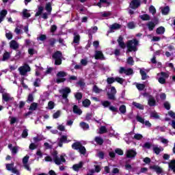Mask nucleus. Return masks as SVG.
Listing matches in <instances>:
<instances>
[{
	"label": "nucleus",
	"mask_w": 175,
	"mask_h": 175,
	"mask_svg": "<svg viewBox=\"0 0 175 175\" xmlns=\"http://www.w3.org/2000/svg\"><path fill=\"white\" fill-rule=\"evenodd\" d=\"M52 157L55 165H62V163H65V162H66V160L65 159V157H66V155L62 154L58 156V152H57V151L53 152Z\"/></svg>",
	"instance_id": "nucleus-1"
},
{
	"label": "nucleus",
	"mask_w": 175,
	"mask_h": 175,
	"mask_svg": "<svg viewBox=\"0 0 175 175\" xmlns=\"http://www.w3.org/2000/svg\"><path fill=\"white\" fill-rule=\"evenodd\" d=\"M59 93L62 94V103L66 104L69 102L68 99V95L70 94V88H64L59 90Z\"/></svg>",
	"instance_id": "nucleus-2"
},
{
	"label": "nucleus",
	"mask_w": 175,
	"mask_h": 175,
	"mask_svg": "<svg viewBox=\"0 0 175 175\" xmlns=\"http://www.w3.org/2000/svg\"><path fill=\"white\" fill-rule=\"evenodd\" d=\"M138 44H139V41H137L136 39L128 41L127 42L128 51H137Z\"/></svg>",
	"instance_id": "nucleus-3"
},
{
	"label": "nucleus",
	"mask_w": 175,
	"mask_h": 175,
	"mask_svg": "<svg viewBox=\"0 0 175 175\" xmlns=\"http://www.w3.org/2000/svg\"><path fill=\"white\" fill-rule=\"evenodd\" d=\"M169 78V74L167 72H161L157 74V79L160 84H166V79Z\"/></svg>",
	"instance_id": "nucleus-4"
},
{
	"label": "nucleus",
	"mask_w": 175,
	"mask_h": 175,
	"mask_svg": "<svg viewBox=\"0 0 175 175\" xmlns=\"http://www.w3.org/2000/svg\"><path fill=\"white\" fill-rule=\"evenodd\" d=\"M116 94H117V90H116V88L110 86L107 93L108 99L110 100H116Z\"/></svg>",
	"instance_id": "nucleus-5"
},
{
	"label": "nucleus",
	"mask_w": 175,
	"mask_h": 175,
	"mask_svg": "<svg viewBox=\"0 0 175 175\" xmlns=\"http://www.w3.org/2000/svg\"><path fill=\"white\" fill-rule=\"evenodd\" d=\"M18 71L21 76H25L28 72H31V67L28 64H24L18 68Z\"/></svg>",
	"instance_id": "nucleus-6"
},
{
	"label": "nucleus",
	"mask_w": 175,
	"mask_h": 175,
	"mask_svg": "<svg viewBox=\"0 0 175 175\" xmlns=\"http://www.w3.org/2000/svg\"><path fill=\"white\" fill-rule=\"evenodd\" d=\"M72 148L73 150H79V152L83 154H85V148L83 146H81V144L80 142H75L72 145Z\"/></svg>",
	"instance_id": "nucleus-7"
},
{
	"label": "nucleus",
	"mask_w": 175,
	"mask_h": 175,
	"mask_svg": "<svg viewBox=\"0 0 175 175\" xmlns=\"http://www.w3.org/2000/svg\"><path fill=\"white\" fill-rule=\"evenodd\" d=\"M53 58L55 59V65H61V64H62V53H61V52L57 51L53 55Z\"/></svg>",
	"instance_id": "nucleus-8"
},
{
	"label": "nucleus",
	"mask_w": 175,
	"mask_h": 175,
	"mask_svg": "<svg viewBox=\"0 0 175 175\" xmlns=\"http://www.w3.org/2000/svg\"><path fill=\"white\" fill-rule=\"evenodd\" d=\"M66 76V72H64V71H60L57 74V79H56V83H57V84H59V83H64V81H65V80H66L65 78Z\"/></svg>",
	"instance_id": "nucleus-9"
},
{
	"label": "nucleus",
	"mask_w": 175,
	"mask_h": 175,
	"mask_svg": "<svg viewBox=\"0 0 175 175\" xmlns=\"http://www.w3.org/2000/svg\"><path fill=\"white\" fill-rule=\"evenodd\" d=\"M28 161H29V156L26 155L23 159V164L25 169H26V170H28V172H31V167H29Z\"/></svg>",
	"instance_id": "nucleus-10"
},
{
	"label": "nucleus",
	"mask_w": 175,
	"mask_h": 175,
	"mask_svg": "<svg viewBox=\"0 0 175 175\" xmlns=\"http://www.w3.org/2000/svg\"><path fill=\"white\" fill-rule=\"evenodd\" d=\"M119 73H124L125 75H127V76H129V75L133 74V70H132V68H125L124 67H120Z\"/></svg>",
	"instance_id": "nucleus-11"
},
{
	"label": "nucleus",
	"mask_w": 175,
	"mask_h": 175,
	"mask_svg": "<svg viewBox=\"0 0 175 175\" xmlns=\"http://www.w3.org/2000/svg\"><path fill=\"white\" fill-rule=\"evenodd\" d=\"M14 164L11 163V164H6V169L7 170H10V172H12L14 174L19 175L20 172L17 169L14 168Z\"/></svg>",
	"instance_id": "nucleus-12"
},
{
	"label": "nucleus",
	"mask_w": 175,
	"mask_h": 175,
	"mask_svg": "<svg viewBox=\"0 0 175 175\" xmlns=\"http://www.w3.org/2000/svg\"><path fill=\"white\" fill-rule=\"evenodd\" d=\"M127 136L129 139H131V137L132 139H135V140H142V139H143V135L139 133L134 134L133 135V133H129V134H127Z\"/></svg>",
	"instance_id": "nucleus-13"
},
{
	"label": "nucleus",
	"mask_w": 175,
	"mask_h": 175,
	"mask_svg": "<svg viewBox=\"0 0 175 175\" xmlns=\"http://www.w3.org/2000/svg\"><path fill=\"white\" fill-rule=\"evenodd\" d=\"M95 59H100L103 61L105 59V55H103V53L101 51H96L94 54Z\"/></svg>",
	"instance_id": "nucleus-14"
},
{
	"label": "nucleus",
	"mask_w": 175,
	"mask_h": 175,
	"mask_svg": "<svg viewBox=\"0 0 175 175\" xmlns=\"http://www.w3.org/2000/svg\"><path fill=\"white\" fill-rule=\"evenodd\" d=\"M136 150H128L126 152V158H135L136 157Z\"/></svg>",
	"instance_id": "nucleus-15"
},
{
	"label": "nucleus",
	"mask_w": 175,
	"mask_h": 175,
	"mask_svg": "<svg viewBox=\"0 0 175 175\" xmlns=\"http://www.w3.org/2000/svg\"><path fill=\"white\" fill-rule=\"evenodd\" d=\"M140 6V0H133L130 3L131 9H137Z\"/></svg>",
	"instance_id": "nucleus-16"
},
{
	"label": "nucleus",
	"mask_w": 175,
	"mask_h": 175,
	"mask_svg": "<svg viewBox=\"0 0 175 175\" xmlns=\"http://www.w3.org/2000/svg\"><path fill=\"white\" fill-rule=\"evenodd\" d=\"M70 140H68V136L62 135L59 139V147H62V143H69Z\"/></svg>",
	"instance_id": "nucleus-17"
},
{
	"label": "nucleus",
	"mask_w": 175,
	"mask_h": 175,
	"mask_svg": "<svg viewBox=\"0 0 175 175\" xmlns=\"http://www.w3.org/2000/svg\"><path fill=\"white\" fill-rule=\"evenodd\" d=\"M149 169H150V170H154L157 174H161L162 173V169L158 165H151Z\"/></svg>",
	"instance_id": "nucleus-18"
},
{
	"label": "nucleus",
	"mask_w": 175,
	"mask_h": 175,
	"mask_svg": "<svg viewBox=\"0 0 175 175\" xmlns=\"http://www.w3.org/2000/svg\"><path fill=\"white\" fill-rule=\"evenodd\" d=\"M83 165H84V163L83 161H81L78 164H75L72 166V169L73 170H75V172H79V170H80V169L83 167Z\"/></svg>",
	"instance_id": "nucleus-19"
},
{
	"label": "nucleus",
	"mask_w": 175,
	"mask_h": 175,
	"mask_svg": "<svg viewBox=\"0 0 175 175\" xmlns=\"http://www.w3.org/2000/svg\"><path fill=\"white\" fill-rule=\"evenodd\" d=\"M3 100H5V102H10V100H13V97H11V96L9 94V93H3Z\"/></svg>",
	"instance_id": "nucleus-20"
},
{
	"label": "nucleus",
	"mask_w": 175,
	"mask_h": 175,
	"mask_svg": "<svg viewBox=\"0 0 175 175\" xmlns=\"http://www.w3.org/2000/svg\"><path fill=\"white\" fill-rule=\"evenodd\" d=\"M13 145L12 144H9L8 145V148H10V150H11L12 154H13V155H16V154H17V152H18V146H14L13 147Z\"/></svg>",
	"instance_id": "nucleus-21"
},
{
	"label": "nucleus",
	"mask_w": 175,
	"mask_h": 175,
	"mask_svg": "<svg viewBox=\"0 0 175 175\" xmlns=\"http://www.w3.org/2000/svg\"><path fill=\"white\" fill-rule=\"evenodd\" d=\"M10 49H12L13 50H17V49H18V44L16 42V40H12L10 42Z\"/></svg>",
	"instance_id": "nucleus-22"
},
{
	"label": "nucleus",
	"mask_w": 175,
	"mask_h": 175,
	"mask_svg": "<svg viewBox=\"0 0 175 175\" xmlns=\"http://www.w3.org/2000/svg\"><path fill=\"white\" fill-rule=\"evenodd\" d=\"M153 151L154 153L157 154V155H159L160 152H162V151H163V148H162L161 146H154L153 147Z\"/></svg>",
	"instance_id": "nucleus-23"
},
{
	"label": "nucleus",
	"mask_w": 175,
	"mask_h": 175,
	"mask_svg": "<svg viewBox=\"0 0 175 175\" xmlns=\"http://www.w3.org/2000/svg\"><path fill=\"white\" fill-rule=\"evenodd\" d=\"M73 113H75V114H78V116H81V114L83 113V111H81V109L79 108L77 105H75L73 107Z\"/></svg>",
	"instance_id": "nucleus-24"
},
{
	"label": "nucleus",
	"mask_w": 175,
	"mask_h": 175,
	"mask_svg": "<svg viewBox=\"0 0 175 175\" xmlns=\"http://www.w3.org/2000/svg\"><path fill=\"white\" fill-rule=\"evenodd\" d=\"M6 14H8V10H2L0 12V23L3 21V18L6 17Z\"/></svg>",
	"instance_id": "nucleus-25"
},
{
	"label": "nucleus",
	"mask_w": 175,
	"mask_h": 175,
	"mask_svg": "<svg viewBox=\"0 0 175 175\" xmlns=\"http://www.w3.org/2000/svg\"><path fill=\"white\" fill-rule=\"evenodd\" d=\"M118 42L121 49H125V43L124 42V38H122V36L119 37Z\"/></svg>",
	"instance_id": "nucleus-26"
},
{
	"label": "nucleus",
	"mask_w": 175,
	"mask_h": 175,
	"mask_svg": "<svg viewBox=\"0 0 175 175\" xmlns=\"http://www.w3.org/2000/svg\"><path fill=\"white\" fill-rule=\"evenodd\" d=\"M168 166H169V168L171 170H172V172H174V173H175V159L171 160L168 163Z\"/></svg>",
	"instance_id": "nucleus-27"
},
{
	"label": "nucleus",
	"mask_w": 175,
	"mask_h": 175,
	"mask_svg": "<svg viewBox=\"0 0 175 175\" xmlns=\"http://www.w3.org/2000/svg\"><path fill=\"white\" fill-rule=\"evenodd\" d=\"M139 18L143 21H148L151 20V17L150 16V15H148L147 14H144L140 15Z\"/></svg>",
	"instance_id": "nucleus-28"
},
{
	"label": "nucleus",
	"mask_w": 175,
	"mask_h": 175,
	"mask_svg": "<svg viewBox=\"0 0 175 175\" xmlns=\"http://www.w3.org/2000/svg\"><path fill=\"white\" fill-rule=\"evenodd\" d=\"M148 29L149 31H153L154 28H155V23L152 21H150L146 24Z\"/></svg>",
	"instance_id": "nucleus-29"
},
{
	"label": "nucleus",
	"mask_w": 175,
	"mask_h": 175,
	"mask_svg": "<svg viewBox=\"0 0 175 175\" xmlns=\"http://www.w3.org/2000/svg\"><path fill=\"white\" fill-rule=\"evenodd\" d=\"M169 12H170V8H169V6L161 8L162 14L166 16V14H169Z\"/></svg>",
	"instance_id": "nucleus-30"
},
{
	"label": "nucleus",
	"mask_w": 175,
	"mask_h": 175,
	"mask_svg": "<svg viewBox=\"0 0 175 175\" xmlns=\"http://www.w3.org/2000/svg\"><path fill=\"white\" fill-rule=\"evenodd\" d=\"M23 16L25 18H29V17H31V14L27 9H24L22 12Z\"/></svg>",
	"instance_id": "nucleus-31"
},
{
	"label": "nucleus",
	"mask_w": 175,
	"mask_h": 175,
	"mask_svg": "<svg viewBox=\"0 0 175 175\" xmlns=\"http://www.w3.org/2000/svg\"><path fill=\"white\" fill-rule=\"evenodd\" d=\"M94 141L96 142V143H97V144H98L99 146H102L103 144V138L100 137H96L94 138Z\"/></svg>",
	"instance_id": "nucleus-32"
},
{
	"label": "nucleus",
	"mask_w": 175,
	"mask_h": 175,
	"mask_svg": "<svg viewBox=\"0 0 175 175\" xmlns=\"http://www.w3.org/2000/svg\"><path fill=\"white\" fill-rule=\"evenodd\" d=\"M93 92H95V94H100V92H103V90L99 88L96 85H94L93 86Z\"/></svg>",
	"instance_id": "nucleus-33"
},
{
	"label": "nucleus",
	"mask_w": 175,
	"mask_h": 175,
	"mask_svg": "<svg viewBox=\"0 0 175 175\" xmlns=\"http://www.w3.org/2000/svg\"><path fill=\"white\" fill-rule=\"evenodd\" d=\"M22 28L23 25H18L16 27L14 32L16 33V35H20L21 33H23V31L21 30Z\"/></svg>",
	"instance_id": "nucleus-34"
},
{
	"label": "nucleus",
	"mask_w": 175,
	"mask_h": 175,
	"mask_svg": "<svg viewBox=\"0 0 175 175\" xmlns=\"http://www.w3.org/2000/svg\"><path fill=\"white\" fill-rule=\"evenodd\" d=\"M133 106H135V107H136L137 109H139V110L144 109V106H143V105L136 102H133Z\"/></svg>",
	"instance_id": "nucleus-35"
},
{
	"label": "nucleus",
	"mask_w": 175,
	"mask_h": 175,
	"mask_svg": "<svg viewBox=\"0 0 175 175\" xmlns=\"http://www.w3.org/2000/svg\"><path fill=\"white\" fill-rule=\"evenodd\" d=\"M82 105L83 107H89L91 105V100H90L89 99H85L82 102Z\"/></svg>",
	"instance_id": "nucleus-36"
},
{
	"label": "nucleus",
	"mask_w": 175,
	"mask_h": 175,
	"mask_svg": "<svg viewBox=\"0 0 175 175\" xmlns=\"http://www.w3.org/2000/svg\"><path fill=\"white\" fill-rule=\"evenodd\" d=\"M155 98L153 97H150L148 101V105H149L150 106H155Z\"/></svg>",
	"instance_id": "nucleus-37"
},
{
	"label": "nucleus",
	"mask_w": 175,
	"mask_h": 175,
	"mask_svg": "<svg viewBox=\"0 0 175 175\" xmlns=\"http://www.w3.org/2000/svg\"><path fill=\"white\" fill-rule=\"evenodd\" d=\"M157 33H158V35H162L163 33H165V27H160L157 28Z\"/></svg>",
	"instance_id": "nucleus-38"
},
{
	"label": "nucleus",
	"mask_w": 175,
	"mask_h": 175,
	"mask_svg": "<svg viewBox=\"0 0 175 175\" xmlns=\"http://www.w3.org/2000/svg\"><path fill=\"white\" fill-rule=\"evenodd\" d=\"M43 68L42 67H37L36 71V75L37 76H40V75H43Z\"/></svg>",
	"instance_id": "nucleus-39"
},
{
	"label": "nucleus",
	"mask_w": 175,
	"mask_h": 175,
	"mask_svg": "<svg viewBox=\"0 0 175 175\" xmlns=\"http://www.w3.org/2000/svg\"><path fill=\"white\" fill-rule=\"evenodd\" d=\"M80 126L82 127L84 129V131H87V129H90V126L88 125V124L84 122L80 123Z\"/></svg>",
	"instance_id": "nucleus-40"
},
{
	"label": "nucleus",
	"mask_w": 175,
	"mask_h": 175,
	"mask_svg": "<svg viewBox=\"0 0 175 175\" xmlns=\"http://www.w3.org/2000/svg\"><path fill=\"white\" fill-rule=\"evenodd\" d=\"M120 28H121V25H120V24L118 23H114L110 27L111 31H113V29H120Z\"/></svg>",
	"instance_id": "nucleus-41"
},
{
	"label": "nucleus",
	"mask_w": 175,
	"mask_h": 175,
	"mask_svg": "<svg viewBox=\"0 0 175 175\" xmlns=\"http://www.w3.org/2000/svg\"><path fill=\"white\" fill-rule=\"evenodd\" d=\"M36 109H38V103H31L29 109L31 110V111H33L36 110Z\"/></svg>",
	"instance_id": "nucleus-42"
},
{
	"label": "nucleus",
	"mask_w": 175,
	"mask_h": 175,
	"mask_svg": "<svg viewBox=\"0 0 175 175\" xmlns=\"http://www.w3.org/2000/svg\"><path fill=\"white\" fill-rule=\"evenodd\" d=\"M140 75L142 76V80H146V79H147V74L146 73V72L144 70H143L142 69L140 70Z\"/></svg>",
	"instance_id": "nucleus-43"
},
{
	"label": "nucleus",
	"mask_w": 175,
	"mask_h": 175,
	"mask_svg": "<svg viewBox=\"0 0 175 175\" xmlns=\"http://www.w3.org/2000/svg\"><path fill=\"white\" fill-rule=\"evenodd\" d=\"M150 117L154 120H158L159 118V115H158V113L154 111L150 113Z\"/></svg>",
	"instance_id": "nucleus-44"
},
{
	"label": "nucleus",
	"mask_w": 175,
	"mask_h": 175,
	"mask_svg": "<svg viewBox=\"0 0 175 175\" xmlns=\"http://www.w3.org/2000/svg\"><path fill=\"white\" fill-rule=\"evenodd\" d=\"M149 12L150 13H151V14H152V16H154V14L157 13V10L155 9V7L151 5L149 8Z\"/></svg>",
	"instance_id": "nucleus-45"
},
{
	"label": "nucleus",
	"mask_w": 175,
	"mask_h": 175,
	"mask_svg": "<svg viewBox=\"0 0 175 175\" xmlns=\"http://www.w3.org/2000/svg\"><path fill=\"white\" fill-rule=\"evenodd\" d=\"M75 98H76L77 100H81L83 98V94L81 92H77L75 94Z\"/></svg>",
	"instance_id": "nucleus-46"
},
{
	"label": "nucleus",
	"mask_w": 175,
	"mask_h": 175,
	"mask_svg": "<svg viewBox=\"0 0 175 175\" xmlns=\"http://www.w3.org/2000/svg\"><path fill=\"white\" fill-rule=\"evenodd\" d=\"M136 87L139 91H143L144 88H146V85L145 84H142V83H137L136 85Z\"/></svg>",
	"instance_id": "nucleus-47"
},
{
	"label": "nucleus",
	"mask_w": 175,
	"mask_h": 175,
	"mask_svg": "<svg viewBox=\"0 0 175 175\" xmlns=\"http://www.w3.org/2000/svg\"><path fill=\"white\" fill-rule=\"evenodd\" d=\"M119 110L122 114H125V113H126V107L125 105H121Z\"/></svg>",
	"instance_id": "nucleus-48"
},
{
	"label": "nucleus",
	"mask_w": 175,
	"mask_h": 175,
	"mask_svg": "<svg viewBox=\"0 0 175 175\" xmlns=\"http://www.w3.org/2000/svg\"><path fill=\"white\" fill-rule=\"evenodd\" d=\"M10 57V53H9L8 52H5L3 55V61H6V60L9 59Z\"/></svg>",
	"instance_id": "nucleus-49"
},
{
	"label": "nucleus",
	"mask_w": 175,
	"mask_h": 175,
	"mask_svg": "<svg viewBox=\"0 0 175 175\" xmlns=\"http://www.w3.org/2000/svg\"><path fill=\"white\" fill-rule=\"evenodd\" d=\"M47 37L44 34H41L37 38V40H40L41 42H43L44 40H46Z\"/></svg>",
	"instance_id": "nucleus-50"
},
{
	"label": "nucleus",
	"mask_w": 175,
	"mask_h": 175,
	"mask_svg": "<svg viewBox=\"0 0 175 175\" xmlns=\"http://www.w3.org/2000/svg\"><path fill=\"white\" fill-rule=\"evenodd\" d=\"M5 36L9 40H10V39H13V34L10 31H6Z\"/></svg>",
	"instance_id": "nucleus-51"
},
{
	"label": "nucleus",
	"mask_w": 175,
	"mask_h": 175,
	"mask_svg": "<svg viewBox=\"0 0 175 175\" xmlns=\"http://www.w3.org/2000/svg\"><path fill=\"white\" fill-rule=\"evenodd\" d=\"M80 42V36L79 34H75L74 43H79Z\"/></svg>",
	"instance_id": "nucleus-52"
},
{
	"label": "nucleus",
	"mask_w": 175,
	"mask_h": 175,
	"mask_svg": "<svg viewBox=\"0 0 175 175\" xmlns=\"http://www.w3.org/2000/svg\"><path fill=\"white\" fill-rule=\"evenodd\" d=\"M126 62H127V64H129V65H133V64L135 63V61H133V57H129L127 59Z\"/></svg>",
	"instance_id": "nucleus-53"
},
{
	"label": "nucleus",
	"mask_w": 175,
	"mask_h": 175,
	"mask_svg": "<svg viewBox=\"0 0 175 175\" xmlns=\"http://www.w3.org/2000/svg\"><path fill=\"white\" fill-rule=\"evenodd\" d=\"M111 13L109 12H104L100 13V16H102V17H109V16H111Z\"/></svg>",
	"instance_id": "nucleus-54"
},
{
	"label": "nucleus",
	"mask_w": 175,
	"mask_h": 175,
	"mask_svg": "<svg viewBox=\"0 0 175 175\" xmlns=\"http://www.w3.org/2000/svg\"><path fill=\"white\" fill-rule=\"evenodd\" d=\"M28 53L30 55H33V54H36V50H35L33 48H29L28 49Z\"/></svg>",
	"instance_id": "nucleus-55"
},
{
	"label": "nucleus",
	"mask_w": 175,
	"mask_h": 175,
	"mask_svg": "<svg viewBox=\"0 0 175 175\" xmlns=\"http://www.w3.org/2000/svg\"><path fill=\"white\" fill-rule=\"evenodd\" d=\"M42 12H43V7H38V11L36 13V16L38 17V16H40V14H42Z\"/></svg>",
	"instance_id": "nucleus-56"
},
{
	"label": "nucleus",
	"mask_w": 175,
	"mask_h": 175,
	"mask_svg": "<svg viewBox=\"0 0 175 175\" xmlns=\"http://www.w3.org/2000/svg\"><path fill=\"white\" fill-rule=\"evenodd\" d=\"M114 81H116V78L113 77H109L107 79V82L108 83V84H113Z\"/></svg>",
	"instance_id": "nucleus-57"
},
{
	"label": "nucleus",
	"mask_w": 175,
	"mask_h": 175,
	"mask_svg": "<svg viewBox=\"0 0 175 175\" xmlns=\"http://www.w3.org/2000/svg\"><path fill=\"white\" fill-rule=\"evenodd\" d=\"M54 106H55V105L54 104V102H53V101H50L48 103V109H49L50 110L54 109Z\"/></svg>",
	"instance_id": "nucleus-58"
},
{
	"label": "nucleus",
	"mask_w": 175,
	"mask_h": 175,
	"mask_svg": "<svg viewBox=\"0 0 175 175\" xmlns=\"http://www.w3.org/2000/svg\"><path fill=\"white\" fill-rule=\"evenodd\" d=\"M106 132H107V130L106 129L105 126H101L100 128V131L98 132V133L102 134V133H106Z\"/></svg>",
	"instance_id": "nucleus-59"
},
{
	"label": "nucleus",
	"mask_w": 175,
	"mask_h": 175,
	"mask_svg": "<svg viewBox=\"0 0 175 175\" xmlns=\"http://www.w3.org/2000/svg\"><path fill=\"white\" fill-rule=\"evenodd\" d=\"M45 9H46V12H49V13H50L51 12V3H48L46 5Z\"/></svg>",
	"instance_id": "nucleus-60"
},
{
	"label": "nucleus",
	"mask_w": 175,
	"mask_h": 175,
	"mask_svg": "<svg viewBox=\"0 0 175 175\" xmlns=\"http://www.w3.org/2000/svg\"><path fill=\"white\" fill-rule=\"evenodd\" d=\"M115 81H117V83H119V84H122L124 83V79L120 78V77H116Z\"/></svg>",
	"instance_id": "nucleus-61"
},
{
	"label": "nucleus",
	"mask_w": 175,
	"mask_h": 175,
	"mask_svg": "<svg viewBox=\"0 0 175 175\" xmlns=\"http://www.w3.org/2000/svg\"><path fill=\"white\" fill-rule=\"evenodd\" d=\"M10 124H16L17 122V118L10 117Z\"/></svg>",
	"instance_id": "nucleus-62"
},
{
	"label": "nucleus",
	"mask_w": 175,
	"mask_h": 175,
	"mask_svg": "<svg viewBox=\"0 0 175 175\" xmlns=\"http://www.w3.org/2000/svg\"><path fill=\"white\" fill-rule=\"evenodd\" d=\"M101 103L104 107H109V106H110V102L107 100L102 101Z\"/></svg>",
	"instance_id": "nucleus-63"
},
{
	"label": "nucleus",
	"mask_w": 175,
	"mask_h": 175,
	"mask_svg": "<svg viewBox=\"0 0 175 175\" xmlns=\"http://www.w3.org/2000/svg\"><path fill=\"white\" fill-rule=\"evenodd\" d=\"M61 116V111H57L55 113H53V118H58Z\"/></svg>",
	"instance_id": "nucleus-64"
}]
</instances>
